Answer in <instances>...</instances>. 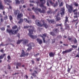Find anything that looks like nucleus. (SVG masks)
Masks as SVG:
<instances>
[{
    "label": "nucleus",
    "mask_w": 79,
    "mask_h": 79,
    "mask_svg": "<svg viewBox=\"0 0 79 79\" xmlns=\"http://www.w3.org/2000/svg\"><path fill=\"white\" fill-rule=\"evenodd\" d=\"M8 2L11 3L12 2V1L10 0H8Z\"/></svg>",
    "instance_id": "58"
},
{
    "label": "nucleus",
    "mask_w": 79,
    "mask_h": 79,
    "mask_svg": "<svg viewBox=\"0 0 79 79\" xmlns=\"http://www.w3.org/2000/svg\"><path fill=\"white\" fill-rule=\"evenodd\" d=\"M1 29L2 30V31H5V27H2V28H1Z\"/></svg>",
    "instance_id": "52"
},
{
    "label": "nucleus",
    "mask_w": 79,
    "mask_h": 79,
    "mask_svg": "<svg viewBox=\"0 0 79 79\" xmlns=\"http://www.w3.org/2000/svg\"><path fill=\"white\" fill-rule=\"evenodd\" d=\"M74 5L76 7H78L79 6V4L78 3L76 2H75L73 3Z\"/></svg>",
    "instance_id": "27"
},
{
    "label": "nucleus",
    "mask_w": 79,
    "mask_h": 79,
    "mask_svg": "<svg viewBox=\"0 0 79 79\" xmlns=\"http://www.w3.org/2000/svg\"><path fill=\"white\" fill-rule=\"evenodd\" d=\"M29 31V33L28 34V35L32 39H35L37 38V36L36 35H32L33 34V30H30V29L28 30Z\"/></svg>",
    "instance_id": "5"
},
{
    "label": "nucleus",
    "mask_w": 79,
    "mask_h": 79,
    "mask_svg": "<svg viewBox=\"0 0 79 79\" xmlns=\"http://www.w3.org/2000/svg\"><path fill=\"white\" fill-rule=\"evenodd\" d=\"M8 19V16L7 15H5V16L4 17V20H6Z\"/></svg>",
    "instance_id": "35"
},
{
    "label": "nucleus",
    "mask_w": 79,
    "mask_h": 79,
    "mask_svg": "<svg viewBox=\"0 0 79 79\" xmlns=\"http://www.w3.org/2000/svg\"><path fill=\"white\" fill-rule=\"evenodd\" d=\"M29 27L32 28H33V29H30V30H33V31L35 32L36 31V30H34V29H35V28L31 26H24V29H26V28L27 29V28H28Z\"/></svg>",
    "instance_id": "11"
},
{
    "label": "nucleus",
    "mask_w": 79,
    "mask_h": 79,
    "mask_svg": "<svg viewBox=\"0 0 79 79\" xmlns=\"http://www.w3.org/2000/svg\"><path fill=\"white\" fill-rule=\"evenodd\" d=\"M7 58L8 60H10L11 59V57L10 55L8 56Z\"/></svg>",
    "instance_id": "45"
},
{
    "label": "nucleus",
    "mask_w": 79,
    "mask_h": 79,
    "mask_svg": "<svg viewBox=\"0 0 79 79\" xmlns=\"http://www.w3.org/2000/svg\"><path fill=\"white\" fill-rule=\"evenodd\" d=\"M6 31L7 32L9 33L10 35H15L17 34L19 31L18 29H17V30L12 31V29H7Z\"/></svg>",
    "instance_id": "3"
},
{
    "label": "nucleus",
    "mask_w": 79,
    "mask_h": 79,
    "mask_svg": "<svg viewBox=\"0 0 79 79\" xmlns=\"http://www.w3.org/2000/svg\"><path fill=\"white\" fill-rule=\"evenodd\" d=\"M65 13L64 11H62L60 13V15H61V16L62 17H63V15H64Z\"/></svg>",
    "instance_id": "33"
},
{
    "label": "nucleus",
    "mask_w": 79,
    "mask_h": 79,
    "mask_svg": "<svg viewBox=\"0 0 79 79\" xmlns=\"http://www.w3.org/2000/svg\"><path fill=\"white\" fill-rule=\"evenodd\" d=\"M71 47H72V48H77V46H75L74 45H73L71 46Z\"/></svg>",
    "instance_id": "38"
},
{
    "label": "nucleus",
    "mask_w": 79,
    "mask_h": 79,
    "mask_svg": "<svg viewBox=\"0 0 79 79\" xmlns=\"http://www.w3.org/2000/svg\"><path fill=\"white\" fill-rule=\"evenodd\" d=\"M23 22V19L22 18H20V19L19 21L18 22V23L19 24H20L21 23H22Z\"/></svg>",
    "instance_id": "24"
},
{
    "label": "nucleus",
    "mask_w": 79,
    "mask_h": 79,
    "mask_svg": "<svg viewBox=\"0 0 79 79\" xmlns=\"http://www.w3.org/2000/svg\"><path fill=\"white\" fill-rule=\"evenodd\" d=\"M49 2L51 5L53 6L54 7H56L58 6V4L57 2H56L54 4V2H52V0H49Z\"/></svg>",
    "instance_id": "8"
},
{
    "label": "nucleus",
    "mask_w": 79,
    "mask_h": 79,
    "mask_svg": "<svg viewBox=\"0 0 79 79\" xmlns=\"http://www.w3.org/2000/svg\"><path fill=\"white\" fill-rule=\"evenodd\" d=\"M6 54L5 53H4L2 55H1L0 56V59H2L4 58V56H6Z\"/></svg>",
    "instance_id": "22"
},
{
    "label": "nucleus",
    "mask_w": 79,
    "mask_h": 79,
    "mask_svg": "<svg viewBox=\"0 0 79 79\" xmlns=\"http://www.w3.org/2000/svg\"><path fill=\"white\" fill-rule=\"evenodd\" d=\"M4 1L6 4L7 2H8V0H4Z\"/></svg>",
    "instance_id": "49"
},
{
    "label": "nucleus",
    "mask_w": 79,
    "mask_h": 79,
    "mask_svg": "<svg viewBox=\"0 0 79 79\" xmlns=\"http://www.w3.org/2000/svg\"><path fill=\"white\" fill-rule=\"evenodd\" d=\"M61 18L58 16H56V22H59L61 20Z\"/></svg>",
    "instance_id": "21"
},
{
    "label": "nucleus",
    "mask_w": 79,
    "mask_h": 79,
    "mask_svg": "<svg viewBox=\"0 0 79 79\" xmlns=\"http://www.w3.org/2000/svg\"><path fill=\"white\" fill-rule=\"evenodd\" d=\"M35 74V73H31V75L34 77H35L36 76Z\"/></svg>",
    "instance_id": "40"
},
{
    "label": "nucleus",
    "mask_w": 79,
    "mask_h": 79,
    "mask_svg": "<svg viewBox=\"0 0 79 79\" xmlns=\"http://www.w3.org/2000/svg\"><path fill=\"white\" fill-rule=\"evenodd\" d=\"M72 50H73V49H72V48H69V49H67L65 51H63L62 52V53L63 54H64L65 53L70 52H71Z\"/></svg>",
    "instance_id": "10"
},
{
    "label": "nucleus",
    "mask_w": 79,
    "mask_h": 79,
    "mask_svg": "<svg viewBox=\"0 0 79 79\" xmlns=\"http://www.w3.org/2000/svg\"><path fill=\"white\" fill-rule=\"evenodd\" d=\"M3 15H5V12L4 11H3Z\"/></svg>",
    "instance_id": "63"
},
{
    "label": "nucleus",
    "mask_w": 79,
    "mask_h": 79,
    "mask_svg": "<svg viewBox=\"0 0 79 79\" xmlns=\"http://www.w3.org/2000/svg\"><path fill=\"white\" fill-rule=\"evenodd\" d=\"M9 19L11 22H12L13 20V18L11 15H10L9 16Z\"/></svg>",
    "instance_id": "25"
},
{
    "label": "nucleus",
    "mask_w": 79,
    "mask_h": 79,
    "mask_svg": "<svg viewBox=\"0 0 79 79\" xmlns=\"http://www.w3.org/2000/svg\"><path fill=\"white\" fill-rule=\"evenodd\" d=\"M77 11V9H75V10H73V13H75V12H76V11Z\"/></svg>",
    "instance_id": "56"
},
{
    "label": "nucleus",
    "mask_w": 79,
    "mask_h": 79,
    "mask_svg": "<svg viewBox=\"0 0 79 79\" xmlns=\"http://www.w3.org/2000/svg\"><path fill=\"white\" fill-rule=\"evenodd\" d=\"M40 2H41V4L40 5V6L41 8H42V10H41L40 8H36L35 9L34 11L36 14L38 13L37 11H39L40 13L44 14L45 13V11L47 10L46 6H44V5L45 4L46 1L45 0H40Z\"/></svg>",
    "instance_id": "1"
},
{
    "label": "nucleus",
    "mask_w": 79,
    "mask_h": 79,
    "mask_svg": "<svg viewBox=\"0 0 79 79\" xmlns=\"http://www.w3.org/2000/svg\"><path fill=\"white\" fill-rule=\"evenodd\" d=\"M74 15H77L78 17H79V12H75L74 13Z\"/></svg>",
    "instance_id": "34"
},
{
    "label": "nucleus",
    "mask_w": 79,
    "mask_h": 79,
    "mask_svg": "<svg viewBox=\"0 0 79 79\" xmlns=\"http://www.w3.org/2000/svg\"><path fill=\"white\" fill-rule=\"evenodd\" d=\"M52 12L51 10H48L47 12V13H48V14H52Z\"/></svg>",
    "instance_id": "32"
},
{
    "label": "nucleus",
    "mask_w": 79,
    "mask_h": 79,
    "mask_svg": "<svg viewBox=\"0 0 79 79\" xmlns=\"http://www.w3.org/2000/svg\"><path fill=\"white\" fill-rule=\"evenodd\" d=\"M23 41V40H19L17 43V44H20V43H21V42Z\"/></svg>",
    "instance_id": "26"
},
{
    "label": "nucleus",
    "mask_w": 79,
    "mask_h": 79,
    "mask_svg": "<svg viewBox=\"0 0 79 79\" xmlns=\"http://www.w3.org/2000/svg\"><path fill=\"white\" fill-rule=\"evenodd\" d=\"M55 42V40H52V43L54 44Z\"/></svg>",
    "instance_id": "59"
},
{
    "label": "nucleus",
    "mask_w": 79,
    "mask_h": 79,
    "mask_svg": "<svg viewBox=\"0 0 79 79\" xmlns=\"http://www.w3.org/2000/svg\"><path fill=\"white\" fill-rule=\"evenodd\" d=\"M4 8V6L2 5V2L0 0V9L3 10Z\"/></svg>",
    "instance_id": "14"
},
{
    "label": "nucleus",
    "mask_w": 79,
    "mask_h": 79,
    "mask_svg": "<svg viewBox=\"0 0 79 79\" xmlns=\"http://www.w3.org/2000/svg\"><path fill=\"white\" fill-rule=\"evenodd\" d=\"M36 4H37V6H38L40 4V2L39 1L36 2Z\"/></svg>",
    "instance_id": "60"
},
{
    "label": "nucleus",
    "mask_w": 79,
    "mask_h": 79,
    "mask_svg": "<svg viewBox=\"0 0 79 79\" xmlns=\"http://www.w3.org/2000/svg\"><path fill=\"white\" fill-rule=\"evenodd\" d=\"M32 17L33 19H35V16L34 15H32Z\"/></svg>",
    "instance_id": "46"
},
{
    "label": "nucleus",
    "mask_w": 79,
    "mask_h": 79,
    "mask_svg": "<svg viewBox=\"0 0 79 79\" xmlns=\"http://www.w3.org/2000/svg\"><path fill=\"white\" fill-rule=\"evenodd\" d=\"M31 62L33 64H34L35 63V61L33 60H32Z\"/></svg>",
    "instance_id": "64"
},
{
    "label": "nucleus",
    "mask_w": 79,
    "mask_h": 79,
    "mask_svg": "<svg viewBox=\"0 0 79 79\" xmlns=\"http://www.w3.org/2000/svg\"><path fill=\"white\" fill-rule=\"evenodd\" d=\"M15 3L16 4H20V2L19 0H15Z\"/></svg>",
    "instance_id": "28"
},
{
    "label": "nucleus",
    "mask_w": 79,
    "mask_h": 79,
    "mask_svg": "<svg viewBox=\"0 0 79 79\" xmlns=\"http://www.w3.org/2000/svg\"><path fill=\"white\" fill-rule=\"evenodd\" d=\"M48 21H49V23L50 24L52 23H54V20L51 19L50 20H48Z\"/></svg>",
    "instance_id": "23"
},
{
    "label": "nucleus",
    "mask_w": 79,
    "mask_h": 79,
    "mask_svg": "<svg viewBox=\"0 0 79 79\" xmlns=\"http://www.w3.org/2000/svg\"><path fill=\"white\" fill-rule=\"evenodd\" d=\"M70 70L71 69H69V68H68V70H67V72H68V73H69L70 72Z\"/></svg>",
    "instance_id": "51"
},
{
    "label": "nucleus",
    "mask_w": 79,
    "mask_h": 79,
    "mask_svg": "<svg viewBox=\"0 0 79 79\" xmlns=\"http://www.w3.org/2000/svg\"><path fill=\"white\" fill-rule=\"evenodd\" d=\"M77 43V41L76 39H75L74 41V44H76Z\"/></svg>",
    "instance_id": "47"
},
{
    "label": "nucleus",
    "mask_w": 79,
    "mask_h": 79,
    "mask_svg": "<svg viewBox=\"0 0 79 79\" xmlns=\"http://www.w3.org/2000/svg\"><path fill=\"white\" fill-rule=\"evenodd\" d=\"M69 23L68 17L67 16L65 17V19L64 20V26L65 27V29L68 30H70V27L69 24L67 23Z\"/></svg>",
    "instance_id": "2"
},
{
    "label": "nucleus",
    "mask_w": 79,
    "mask_h": 79,
    "mask_svg": "<svg viewBox=\"0 0 79 79\" xmlns=\"http://www.w3.org/2000/svg\"><path fill=\"white\" fill-rule=\"evenodd\" d=\"M17 36V37H19V38H20V34L19 33H18Z\"/></svg>",
    "instance_id": "62"
},
{
    "label": "nucleus",
    "mask_w": 79,
    "mask_h": 79,
    "mask_svg": "<svg viewBox=\"0 0 79 79\" xmlns=\"http://www.w3.org/2000/svg\"><path fill=\"white\" fill-rule=\"evenodd\" d=\"M66 6L68 10V12L70 14L73 11V6L69 5L68 4H66Z\"/></svg>",
    "instance_id": "7"
},
{
    "label": "nucleus",
    "mask_w": 79,
    "mask_h": 79,
    "mask_svg": "<svg viewBox=\"0 0 79 79\" xmlns=\"http://www.w3.org/2000/svg\"><path fill=\"white\" fill-rule=\"evenodd\" d=\"M63 5V2H61L60 3V7H61V6H62Z\"/></svg>",
    "instance_id": "41"
},
{
    "label": "nucleus",
    "mask_w": 79,
    "mask_h": 79,
    "mask_svg": "<svg viewBox=\"0 0 79 79\" xmlns=\"http://www.w3.org/2000/svg\"><path fill=\"white\" fill-rule=\"evenodd\" d=\"M60 16V14L59 13H58V12H57V15L56 16V17H58L59 16Z\"/></svg>",
    "instance_id": "54"
},
{
    "label": "nucleus",
    "mask_w": 79,
    "mask_h": 79,
    "mask_svg": "<svg viewBox=\"0 0 79 79\" xmlns=\"http://www.w3.org/2000/svg\"><path fill=\"white\" fill-rule=\"evenodd\" d=\"M23 15L22 13H19L17 15L18 19H20L21 18L23 17Z\"/></svg>",
    "instance_id": "17"
},
{
    "label": "nucleus",
    "mask_w": 79,
    "mask_h": 79,
    "mask_svg": "<svg viewBox=\"0 0 79 79\" xmlns=\"http://www.w3.org/2000/svg\"><path fill=\"white\" fill-rule=\"evenodd\" d=\"M78 23V22H77L76 23V24H75V26L76 27H77V24Z\"/></svg>",
    "instance_id": "55"
},
{
    "label": "nucleus",
    "mask_w": 79,
    "mask_h": 79,
    "mask_svg": "<svg viewBox=\"0 0 79 79\" xmlns=\"http://www.w3.org/2000/svg\"><path fill=\"white\" fill-rule=\"evenodd\" d=\"M73 18H74V19H75V18H77V19H78V16L77 15H75L73 16Z\"/></svg>",
    "instance_id": "42"
},
{
    "label": "nucleus",
    "mask_w": 79,
    "mask_h": 79,
    "mask_svg": "<svg viewBox=\"0 0 79 79\" xmlns=\"http://www.w3.org/2000/svg\"><path fill=\"white\" fill-rule=\"evenodd\" d=\"M47 6H50V5H49V2H47Z\"/></svg>",
    "instance_id": "57"
},
{
    "label": "nucleus",
    "mask_w": 79,
    "mask_h": 79,
    "mask_svg": "<svg viewBox=\"0 0 79 79\" xmlns=\"http://www.w3.org/2000/svg\"><path fill=\"white\" fill-rule=\"evenodd\" d=\"M52 31H55V32H50L49 34H50V35H52L53 36H56V34L57 33H59V30L57 28H56L55 29L53 30Z\"/></svg>",
    "instance_id": "6"
},
{
    "label": "nucleus",
    "mask_w": 79,
    "mask_h": 79,
    "mask_svg": "<svg viewBox=\"0 0 79 79\" xmlns=\"http://www.w3.org/2000/svg\"><path fill=\"white\" fill-rule=\"evenodd\" d=\"M78 20V18H77V19L75 20H73V21H72V23H74V22H76Z\"/></svg>",
    "instance_id": "44"
},
{
    "label": "nucleus",
    "mask_w": 79,
    "mask_h": 79,
    "mask_svg": "<svg viewBox=\"0 0 79 79\" xmlns=\"http://www.w3.org/2000/svg\"><path fill=\"white\" fill-rule=\"evenodd\" d=\"M1 22L2 23L3 22L4 20L2 18H1L0 19Z\"/></svg>",
    "instance_id": "43"
},
{
    "label": "nucleus",
    "mask_w": 79,
    "mask_h": 79,
    "mask_svg": "<svg viewBox=\"0 0 79 79\" xmlns=\"http://www.w3.org/2000/svg\"><path fill=\"white\" fill-rule=\"evenodd\" d=\"M23 52L22 53L21 55L20 56V57L25 56V52L23 50H22Z\"/></svg>",
    "instance_id": "20"
},
{
    "label": "nucleus",
    "mask_w": 79,
    "mask_h": 79,
    "mask_svg": "<svg viewBox=\"0 0 79 79\" xmlns=\"http://www.w3.org/2000/svg\"><path fill=\"white\" fill-rule=\"evenodd\" d=\"M34 72H35V73L36 74H37V72L36 71V70H34Z\"/></svg>",
    "instance_id": "53"
},
{
    "label": "nucleus",
    "mask_w": 79,
    "mask_h": 79,
    "mask_svg": "<svg viewBox=\"0 0 79 79\" xmlns=\"http://www.w3.org/2000/svg\"><path fill=\"white\" fill-rule=\"evenodd\" d=\"M43 25L44 26V27L45 28H48V26L46 23H45Z\"/></svg>",
    "instance_id": "31"
},
{
    "label": "nucleus",
    "mask_w": 79,
    "mask_h": 79,
    "mask_svg": "<svg viewBox=\"0 0 79 79\" xmlns=\"http://www.w3.org/2000/svg\"><path fill=\"white\" fill-rule=\"evenodd\" d=\"M14 11L15 15H18V14L20 13V11L18 10H14Z\"/></svg>",
    "instance_id": "13"
},
{
    "label": "nucleus",
    "mask_w": 79,
    "mask_h": 79,
    "mask_svg": "<svg viewBox=\"0 0 79 79\" xmlns=\"http://www.w3.org/2000/svg\"><path fill=\"white\" fill-rule=\"evenodd\" d=\"M8 69H10V65L9 64H8Z\"/></svg>",
    "instance_id": "50"
},
{
    "label": "nucleus",
    "mask_w": 79,
    "mask_h": 79,
    "mask_svg": "<svg viewBox=\"0 0 79 79\" xmlns=\"http://www.w3.org/2000/svg\"><path fill=\"white\" fill-rule=\"evenodd\" d=\"M0 17L1 18H2L3 17V15L1 14H0Z\"/></svg>",
    "instance_id": "61"
},
{
    "label": "nucleus",
    "mask_w": 79,
    "mask_h": 79,
    "mask_svg": "<svg viewBox=\"0 0 79 79\" xmlns=\"http://www.w3.org/2000/svg\"><path fill=\"white\" fill-rule=\"evenodd\" d=\"M47 35V33H44L43 34V36L41 35H40V37H42L43 38V43H45V37Z\"/></svg>",
    "instance_id": "9"
},
{
    "label": "nucleus",
    "mask_w": 79,
    "mask_h": 79,
    "mask_svg": "<svg viewBox=\"0 0 79 79\" xmlns=\"http://www.w3.org/2000/svg\"><path fill=\"white\" fill-rule=\"evenodd\" d=\"M25 20H26L27 22L28 23H30V22H31L30 21L28 20L27 19H25Z\"/></svg>",
    "instance_id": "39"
},
{
    "label": "nucleus",
    "mask_w": 79,
    "mask_h": 79,
    "mask_svg": "<svg viewBox=\"0 0 79 79\" xmlns=\"http://www.w3.org/2000/svg\"><path fill=\"white\" fill-rule=\"evenodd\" d=\"M61 11L62 12H64L65 11V8L64 7H63L61 8Z\"/></svg>",
    "instance_id": "36"
},
{
    "label": "nucleus",
    "mask_w": 79,
    "mask_h": 79,
    "mask_svg": "<svg viewBox=\"0 0 79 79\" xmlns=\"http://www.w3.org/2000/svg\"><path fill=\"white\" fill-rule=\"evenodd\" d=\"M21 65V63H20V62L16 63V69H19V67H20Z\"/></svg>",
    "instance_id": "15"
},
{
    "label": "nucleus",
    "mask_w": 79,
    "mask_h": 79,
    "mask_svg": "<svg viewBox=\"0 0 79 79\" xmlns=\"http://www.w3.org/2000/svg\"><path fill=\"white\" fill-rule=\"evenodd\" d=\"M29 47L27 48V50L29 52L32 49V48L30 46H28Z\"/></svg>",
    "instance_id": "30"
},
{
    "label": "nucleus",
    "mask_w": 79,
    "mask_h": 79,
    "mask_svg": "<svg viewBox=\"0 0 79 79\" xmlns=\"http://www.w3.org/2000/svg\"><path fill=\"white\" fill-rule=\"evenodd\" d=\"M40 57H39L38 58H36V60H37V61H40Z\"/></svg>",
    "instance_id": "48"
},
{
    "label": "nucleus",
    "mask_w": 79,
    "mask_h": 79,
    "mask_svg": "<svg viewBox=\"0 0 79 79\" xmlns=\"http://www.w3.org/2000/svg\"><path fill=\"white\" fill-rule=\"evenodd\" d=\"M36 41H37V42L39 43V44L40 45H41L43 43V41L40 38H37V39H36Z\"/></svg>",
    "instance_id": "12"
},
{
    "label": "nucleus",
    "mask_w": 79,
    "mask_h": 79,
    "mask_svg": "<svg viewBox=\"0 0 79 79\" xmlns=\"http://www.w3.org/2000/svg\"><path fill=\"white\" fill-rule=\"evenodd\" d=\"M27 46L32 47L35 46V44L33 43H30L29 44H28Z\"/></svg>",
    "instance_id": "19"
},
{
    "label": "nucleus",
    "mask_w": 79,
    "mask_h": 79,
    "mask_svg": "<svg viewBox=\"0 0 79 79\" xmlns=\"http://www.w3.org/2000/svg\"><path fill=\"white\" fill-rule=\"evenodd\" d=\"M17 28V26L16 25H15L14 26H13L12 27V28L13 29H15L16 28Z\"/></svg>",
    "instance_id": "37"
},
{
    "label": "nucleus",
    "mask_w": 79,
    "mask_h": 79,
    "mask_svg": "<svg viewBox=\"0 0 79 79\" xmlns=\"http://www.w3.org/2000/svg\"><path fill=\"white\" fill-rule=\"evenodd\" d=\"M62 25V24H56V25H55V27H58L59 26L61 27Z\"/></svg>",
    "instance_id": "29"
},
{
    "label": "nucleus",
    "mask_w": 79,
    "mask_h": 79,
    "mask_svg": "<svg viewBox=\"0 0 79 79\" xmlns=\"http://www.w3.org/2000/svg\"><path fill=\"white\" fill-rule=\"evenodd\" d=\"M23 41V43L24 45H25L27 44L29 42V40H27L25 39L22 40Z\"/></svg>",
    "instance_id": "16"
},
{
    "label": "nucleus",
    "mask_w": 79,
    "mask_h": 79,
    "mask_svg": "<svg viewBox=\"0 0 79 79\" xmlns=\"http://www.w3.org/2000/svg\"><path fill=\"white\" fill-rule=\"evenodd\" d=\"M41 22H43V24H41V23L40 21L39 20L36 19V20H35V23L36 24V25L38 26L42 27L43 26V25L44 24H45V21L44 20H41Z\"/></svg>",
    "instance_id": "4"
},
{
    "label": "nucleus",
    "mask_w": 79,
    "mask_h": 79,
    "mask_svg": "<svg viewBox=\"0 0 79 79\" xmlns=\"http://www.w3.org/2000/svg\"><path fill=\"white\" fill-rule=\"evenodd\" d=\"M55 53H53V52H50L49 53V56L50 57H53L55 56Z\"/></svg>",
    "instance_id": "18"
}]
</instances>
